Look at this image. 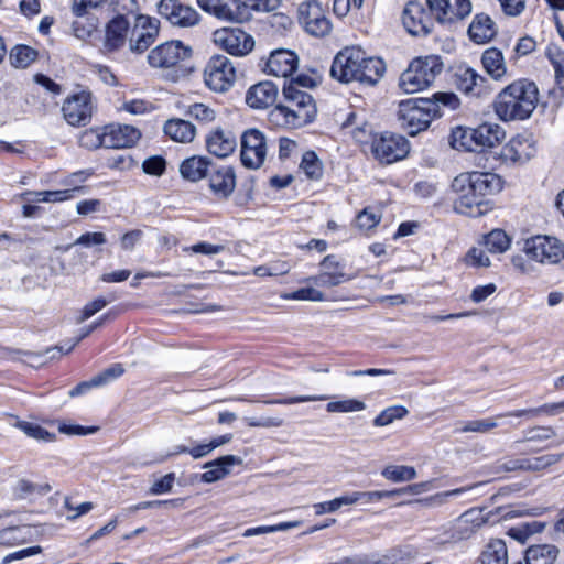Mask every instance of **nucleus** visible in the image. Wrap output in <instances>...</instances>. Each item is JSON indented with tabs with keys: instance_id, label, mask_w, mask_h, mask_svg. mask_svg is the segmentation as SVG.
<instances>
[{
	"instance_id": "1",
	"label": "nucleus",
	"mask_w": 564,
	"mask_h": 564,
	"mask_svg": "<svg viewBox=\"0 0 564 564\" xmlns=\"http://www.w3.org/2000/svg\"><path fill=\"white\" fill-rule=\"evenodd\" d=\"M459 105L454 93L440 91L432 98H410L399 104L398 119L410 135H416L426 130L433 119L442 117L444 109L455 110Z\"/></svg>"
},
{
	"instance_id": "2",
	"label": "nucleus",
	"mask_w": 564,
	"mask_h": 564,
	"mask_svg": "<svg viewBox=\"0 0 564 564\" xmlns=\"http://www.w3.org/2000/svg\"><path fill=\"white\" fill-rule=\"evenodd\" d=\"M384 70L386 66L381 58L368 57L360 47L347 46L336 54L330 76L345 84L359 82L375 85L383 76Z\"/></svg>"
},
{
	"instance_id": "3",
	"label": "nucleus",
	"mask_w": 564,
	"mask_h": 564,
	"mask_svg": "<svg viewBox=\"0 0 564 564\" xmlns=\"http://www.w3.org/2000/svg\"><path fill=\"white\" fill-rule=\"evenodd\" d=\"M284 104L276 105L269 112V120L281 128H301L316 116V105L313 97L305 90L297 88L296 84L283 87Z\"/></svg>"
},
{
	"instance_id": "4",
	"label": "nucleus",
	"mask_w": 564,
	"mask_h": 564,
	"mask_svg": "<svg viewBox=\"0 0 564 564\" xmlns=\"http://www.w3.org/2000/svg\"><path fill=\"white\" fill-rule=\"evenodd\" d=\"M539 101L534 83L520 79L505 87L496 97L495 111L502 121L528 119Z\"/></svg>"
},
{
	"instance_id": "5",
	"label": "nucleus",
	"mask_w": 564,
	"mask_h": 564,
	"mask_svg": "<svg viewBox=\"0 0 564 564\" xmlns=\"http://www.w3.org/2000/svg\"><path fill=\"white\" fill-rule=\"evenodd\" d=\"M443 63L436 55L416 57L400 76V87L406 94L427 88L441 74Z\"/></svg>"
},
{
	"instance_id": "6",
	"label": "nucleus",
	"mask_w": 564,
	"mask_h": 564,
	"mask_svg": "<svg viewBox=\"0 0 564 564\" xmlns=\"http://www.w3.org/2000/svg\"><path fill=\"white\" fill-rule=\"evenodd\" d=\"M452 189L456 197L454 210L468 217H480L491 210V203L479 196L470 186V181L459 174L452 182Z\"/></svg>"
},
{
	"instance_id": "7",
	"label": "nucleus",
	"mask_w": 564,
	"mask_h": 564,
	"mask_svg": "<svg viewBox=\"0 0 564 564\" xmlns=\"http://www.w3.org/2000/svg\"><path fill=\"white\" fill-rule=\"evenodd\" d=\"M505 138L503 129L497 123L485 122L473 130L458 129L452 134V145L456 149L464 148L469 151H475L469 143H475V147L492 148Z\"/></svg>"
},
{
	"instance_id": "8",
	"label": "nucleus",
	"mask_w": 564,
	"mask_h": 564,
	"mask_svg": "<svg viewBox=\"0 0 564 564\" xmlns=\"http://www.w3.org/2000/svg\"><path fill=\"white\" fill-rule=\"evenodd\" d=\"M524 254L541 264H557L564 259V243L552 236H534L524 241Z\"/></svg>"
},
{
	"instance_id": "9",
	"label": "nucleus",
	"mask_w": 564,
	"mask_h": 564,
	"mask_svg": "<svg viewBox=\"0 0 564 564\" xmlns=\"http://www.w3.org/2000/svg\"><path fill=\"white\" fill-rule=\"evenodd\" d=\"M235 80L236 68L227 56L215 55L206 64L204 82L209 89L216 93H225L231 88Z\"/></svg>"
},
{
	"instance_id": "10",
	"label": "nucleus",
	"mask_w": 564,
	"mask_h": 564,
	"mask_svg": "<svg viewBox=\"0 0 564 564\" xmlns=\"http://www.w3.org/2000/svg\"><path fill=\"white\" fill-rule=\"evenodd\" d=\"M408 140L398 134L382 133L371 141V152L381 164H392L404 159L409 153Z\"/></svg>"
},
{
	"instance_id": "11",
	"label": "nucleus",
	"mask_w": 564,
	"mask_h": 564,
	"mask_svg": "<svg viewBox=\"0 0 564 564\" xmlns=\"http://www.w3.org/2000/svg\"><path fill=\"white\" fill-rule=\"evenodd\" d=\"M268 152L267 138L259 129H248L241 135V163L252 170L261 167Z\"/></svg>"
},
{
	"instance_id": "12",
	"label": "nucleus",
	"mask_w": 564,
	"mask_h": 564,
	"mask_svg": "<svg viewBox=\"0 0 564 564\" xmlns=\"http://www.w3.org/2000/svg\"><path fill=\"white\" fill-rule=\"evenodd\" d=\"M191 48L180 41H169L155 46L148 54V62L151 67L169 69L176 67L181 62L187 59Z\"/></svg>"
},
{
	"instance_id": "13",
	"label": "nucleus",
	"mask_w": 564,
	"mask_h": 564,
	"mask_svg": "<svg viewBox=\"0 0 564 564\" xmlns=\"http://www.w3.org/2000/svg\"><path fill=\"white\" fill-rule=\"evenodd\" d=\"M197 4L203 11L221 21L241 23L250 18L242 0H197Z\"/></svg>"
},
{
	"instance_id": "14",
	"label": "nucleus",
	"mask_w": 564,
	"mask_h": 564,
	"mask_svg": "<svg viewBox=\"0 0 564 564\" xmlns=\"http://www.w3.org/2000/svg\"><path fill=\"white\" fill-rule=\"evenodd\" d=\"M299 20L305 31L316 37L330 33L333 25L322 6L317 1L303 2L299 7Z\"/></svg>"
},
{
	"instance_id": "15",
	"label": "nucleus",
	"mask_w": 564,
	"mask_h": 564,
	"mask_svg": "<svg viewBox=\"0 0 564 564\" xmlns=\"http://www.w3.org/2000/svg\"><path fill=\"white\" fill-rule=\"evenodd\" d=\"M158 13L170 24L178 28H192L200 21V14L192 6L180 0H161Z\"/></svg>"
},
{
	"instance_id": "16",
	"label": "nucleus",
	"mask_w": 564,
	"mask_h": 564,
	"mask_svg": "<svg viewBox=\"0 0 564 564\" xmlns=\"http://www.w3.org/2000/svg\"><path fill=\"white\" fill-rule=\"evenodd\" d=\"M214 42L220 48L235 56H245L254 46L250 34L238 28H224L214 32Z\"/></svg>"
},
{
	"instance_id": "17",
	"label": "nucleus",
	"mask_w": 564,
	"mask_h": 564,
	"mask_svg": "<svg viewBox=\"0 0 564 564\" xmlns=\"http://www.w3.org/2000/svg\"><path fill=\"white\" fill-rule=\"evenodd\" d=\"M431 14L438 23L452 24L471 12L470 0H426Z\"/></svg>"
},
{
	"instance_id": "18",
	"label": "nucleus",
	"mask_w": 564,
	"mask_h": 564,
	"mask_svg": "<svg viewBox=\"0 0 564 564\" xmlns=\"http://www.w3.org/2000/svg\"><path fill=\"white\" fill-rule=\"evenodd\" d=\"M65 120L72 126H85L93 113L91 95L87 91L68 97L63 105Z\"/></svg>"
},
{
	"instance_id": "19",
	"label": "nucleus",
	"mask_w": 564,
	"mask_h": 564,
	"mask_svg": "<svg viewBox=\"0 0 564 564\" xmlns=\"http://www.w3.org/2000/svg\"><path fill=\"white\" fill-rule=\"evenodd\" d=\"M206 178L210 192L218 199H227L236 188V173L232 166L214 163Z\"/></svg>"
},
{
	"instance_id": "20",
	"label": "nucleus",
	"mask_w": 564,
	"mask_h": 564,
	"mask_svg": "<svg viewBox=\"0 0 564 564\" xmlns=\"http://www.w3.org/2000/svg\"><path fill=\"white\" fill-rule=\"evenodd\" d=\"M402 22L406 31L414 36H426L434 25L431 14L416 1L406 4L403 10Z\"/></svg>"
},
{
	"instance_id": "21",
	"label": "nucleus",
	"mask_w": 564,
	"mask_h": 564,
	"mask_svg": "<svg viewBox=\"0 0 564 564\" xmlns=\"http://www.w3.org/2000/svg\"><path fill=\"white\" fill-rule=\"evenodd\" d=\"M319 273L307 278L305 281L321 288H334L350 278L344 272V267L339 263L335 256H326L319 263Z\"/></svg>"
},
{
	"instance_id": "22",
	"label": "nucleus",
	"mask_w": 564,
	"mask_h": 564,
	"mask_svg": "<svg viewBox=\"0 0 564 564\" xmlns=\"http://www.w3.org/2000/svg\"><path fill=\"white\" fill-rule=\"evenodd\" d=\"M159 33V21L145 15L137 18L135 26L130 39L131 52L142 53L152 45Z\"/></svg>"
},
{
	"instance_id": "23",
	"label": "nucleus",
	"mask_w": 564,
	"mask_h": 564,
	"mask_svg": "<svg viewBox=\"0 0 564 564\" xmlns=\"http://www.w3.org/2000/svg\"><path fill=\"white\" fill-rule=\"evenodd\" d=\"M535 151L531 138L517 135L501 148L499 156L503 162L524 163L534 156Z\"/></svg>"
},
{
	"instance_id": "24",
	"label": "nucleus",
	"mask_w": 564,
	"mask_h": 564,
	"mask_svg": "<svg viewBox=\"0 0 564 564\" xmlns=\"http://www.w3.org/2000/svg\"><path fill=\"white\" fill-rule=\"evenodd\" d=\"M104 131V148L107 149L132 147L141 137L140 131L129 124H110Z\"/></svg>"
},
{
	"instance_id": "25",
	"label": "nucleus",
	"mask_w": 564,
	"mask_h": 564,
	"mask_svg": "<svg viewBox=\"0 0 564 564\" xmlns=\"http://www.w3.org/2000/svg\"><path fill=\"white\" fill-rule=\"evenodd\" d=\"M129 21L123 15H118L110 20L106 26L104 50L115 52L126 42L129 34Z\"/></svg>"
},
{
	"instance_id": "26",
	"label": "nucleus",
	"mask_w": 564,
	"mask_h": 564,
	"mask_svg": "<svg viewBox=\"0 0 564 564\" xmlns=\"http://www.w3.org/2000/svg\"><path fill=\"white\" fill-rule=\"evenodd\" d=\"M278 97V87L272 82H261L249 88L246 95V102L257 109L272 106Z\"/></svg>"
},
{
	"instance_id": "27",
	"label": "nucleus",
	"mask_w": 564,
	"mask_h": 564,
	"mask_svg": "<svg viewBox=\"0 0 564 564\" xmlns=\"http://www.w3.org/2000/svg\"><path fill=\"white\" fill-rule=\"evenodd\" d=\"M467 180L470 181V186L474 192H477L480 197L486 198L487 195H492L502 189V180L499 175L487 172H471L462 173Z\"/></svg>"
},
{
	"instance_id": "28",
	"label": "nucleus",
	"mask_w": 564,
	"mask_h": 564,
	"mask_svg": "<svg viewBox=\"0 0 564 564\" xmlns=\"http://www.w3.org/2000/svg\"><path fill=\"white\" fill-rule=\"evenodd\" d=\"M242 459L235 455L221 456L215 460L208 462L204 465L205 473L200 475V480L206 484H212L225 478L230 474V468L234 465H241Z\"/></svg>"
},
{
	"instance_id": "29",
	"label": "nucleus",
	"mask_w": 564,
	"mask_h": 564,
	"mask_svg": "<svg viewBox=\"0 0 564 564\" xmlns=\"http://www.w3.org/2000/svg\"><path fill=\"white\" fill-rule=\"evenodd\" d=\"M297 56L288 50H278L271 53L267 67L270 74L276 77L291 76L297 67Z\"/></svg>"
},
{
	"instance_id": "30",
	"label": "nucleus",
	"mask_w": 564,
	"mask_h": 564,
	"mask_svg": "<svg viewBox=\"0 0 564 564\" xmlns=\"http://www.w3.org/2000/svg\"><path fill=\"white\" fill-rule=\"evenodd\" d=\"M488 80L473 68L460 69L457 74V87L466 95L481 97L488 94Z\"/></svg>"
},
{
	"instance_id": "31",
	"label": "nucleus",
	"mask_w": 564,
	"mask_h": 564,
	"mask_svg": "<svg viewBox=\"0 0 564 564\" xmlns=\"http://www.w3.org/2000/svg\"><path fill=\"white\" fill-rule=\"evenodd\" d=\"M206 145L209 153L225 158L235 151L237 140L231 131L218 128L209 133L206 139Z\"/></svg>"
},
{
	"instance_id": "32",
	"label": "nucleus",
	"mask_w": 564,
	"mask_h": 564,
	"mask_svg": "<svg viewBox=\"0 0 564 564\" xmlns=\"http://www.w3.org/2000/svg\"><path fill=\"white\" fill-rule=\"evenodd\" d=\"M496 34V23L485 13L476 14L468 28V35L470 40L477 44H485L491 41Z\"/></svg>"
},
{
	"instance_id": "33",
	"label": "nucleus",
	"mask_w": 564,
	"mask_h": 564,
	"mask_svg": "<svg viewBox=\"0 0 564 564\" xmlns=\"http://www.w3.org/2000/svg\"><path fill=\"white\" fill-rule=\"evenodd\" d=\"M213 164L207 156H192L181 163L180 173L187 181L198 182L207 177Z\"/></svg>"
},
{
	"instance_id": "34",
	"label": "nucleus",
	"mask_w": 564,
	"mask_h": 564,
	"mask_svg": "<svg viewBox=\"0 0 564 564\" xmlns=\"http://www.w3.org/2000/svg\"><path fill=\"white\" fill-rule=\"evenodd\" d=\"M560 554L557 546L553 544H535L525 550V564H554Z\"/></svg>"
},
{
	"instance_id": "35",
	"label": "nucleus",
	"mask_w": 564,
	"mask_h": 564,
	"mask_svg": "<svg viewBox=\"0 0 564 564\" xmlns=\"http://www.w3.org/2000/svg\"><path fill=\"white\" fill-rule=\"evenodd\" d=\"M163 130L173 141L181 143L192 142L196 134L194 124L187 120L176 118L167 120Z\"/></svg>"
},
{
	"instance_id": "36",
	"label": "nucleus",
	"mask_w": 564,
	"mask_h": 564,
	"mask_svg": "<svg viewBox=\"0 0 564 564\" xmlns=\"http://www.w3.org/2000/svg\"><path fill=\"white\" fill-rule=\"evenodd\" d=\"M397 491H352L340 497L335 498L338 509L343 506H352L361 501L364 503H371L379 501L383 498H392Z\"/></svg>"
},
{
	"instance_id": "37",
	"label": "nucleus",
	"mask_w": 564,
	"mask_h": 564,
	"mask_svg": "<svg viewBox=\"0 0 564 564\" xmlns=\"http://www.w3.org/2000/svg\"><path fill=\"white\" fill-rule=\"evenodd\" d=\"M481 63L487 74L495 80H500L507 73L503 55L496 47H490L482 53Z\"/></svg>"
},
{
	"instance_id": "38",
	"label": "nucleus",
	"mask_w": 564,
	"mask_h": 564,
	"mask_svg": "<svg viewBox=\"0 0 564 564\" xmlns=\"http://www.w3.org/2000/svg\"><path fill=\"white\" fill-rule=\"evenodd\" d=\"M416 556V551L411 546L391 549L377 560H364V564H410Z\"/></svg>"
},
{
	"instance_id": "39",
	"label": "nucleus",
	"mask_w": 564,
	"mask_h": 564,
	"mask_svg": "<svg viewBox=\"0 0 564 564\" xmlns=\"http://www.w3.org/2000/svg\"><path fill=\"white\" fill-rule=\"evenodd\" d=\"M481 564H507L508 551L502 540H491L480 554Z\"/></svg>"
},
{
	"instance_id": "40",
	"label": "nucleus",
	"mask_w": 564,
	"mask_h": 564,
	"mask_svg": "<svg viewBox=\"0 0 564 564\" xmlns=\"http://www.w3.org/2000/svg\"><path fill=\"white\" fill-rule=\"evenodd\" d=\"M79 188L64 189V191H43V192H25L21 195L23 200H36L43 203H59L70 199L73 193Z\"/></svg>"
},
{
	"instance_id": "41",
	"label": "nucleus",
	"mask_w": 564,
	"mask_h": 564,
	"mask_svg": "<svg viewBox=\"0 0 564 564\" xmlns=\"http://www.w3.org/2000/svg\"><path fill=\"white\" fill-rule=\"evenodd\" d=\"M485 519L480 511L469 510L466 511L458 520L457 529L460 533V539L469 538L474 534L482 524Z\"/></svg>"
},
{
	"instance_id": "42",
	"label": "nucleus",
	"mask_w": 564,
	"mask_h": 564,
	"mask_svg": "<svg viewBox=\"0 0 564 564\" xmlns=\"http://www.w3.org/2000/svg\"><path fill=\"white\" fill-rule=\"evenodd\" d=\"M9 58L15 68H26L37 58V52L28 45H15L9 54Z\"/></svg>"
},
{
	"instance_id": "43",
	"label": "nucleus",
	"mask_w": 564,
	"mask_h": 564,
	"mask_svg": "<svg viewBox=\"0 0 564 564\" xmlns=\"http://www.w3.org/2000/svg\"><path fill=\"white\" fill-rule=\"evenodd\" d=\"M51 490L48 485L41 486L28 479H19L14 486V495L20 499H30L35 495H45Z\"/></svg>"
},
{
	"instance_id": "44",
	"label": "nucleus",
	"mask_w": 564,
	"mask_h": 564,
	"mask_svg": "<svg viewBox=\"0 0 564 564\" xmlns=\"http://www.w3.org/2000/svg\"><path fill=\"white\" fill-rule=\"evenodd\" d=\"M382 476L394 482L409 481L416 477V470L412 466L389 465L383 468Z\"/></svg>"
},
{
	"instance_id": "45",
	"label": "nucleus",
	"mask_w": 564,
	"mask_h": 564,
	"mask_svg": "<svg viewBox=\"0 0 564 564\" xmlns=\"http://www.w3.org/2000/svg\"><path fill=\"white\" fill-rule=\"evenodd\" d=\"M485 246L489 252L502 253L510 246V238L501 229H495L485 236Z\"/></svg>"
},
{
	"instance_id": "46",
	"label": "nucleus",
	"mask_w": 564,
	"mask_h": 564,
	"mask_svg": "<svg viewBox=\"0 0 564 564\" xmlns=\"http://www.w3.org/2000/svg\"><path fill=\"white\" fill-rule=\"evenodd\" d=\"M366 409L365 402L357 399H345L328 402L326 411L329 413H351L360 412Z\"/></svg>"
},
{
	"instance_id": "47",
	"label": "nucleus",
	"mask_w": 564,
	"mask_h": 564,
	"mask_svg": "<svg viewBox=\"0 0 564 564\" xmlns=\"http://www.w3.org/2000/svg\"><path fill=\"white\" fill-rule=\"evenodd\" d=\"M25 531H29V527H10L0 531V544L2 545H14L22 544L28 541Z\"/></svg>"
},
{
	"instance_id": "48",
	"label": "nucleus",
	"mask_w": 564,
	"mask_h": 564,
	"mask_svg": "<svg viewBox=\"0 0 564 564\" xmlns=\"http://www.w3.org/2000/svg\"><path fill=\"white\" fill-rule=\"evenodd\" d=\"M301 169L312 180H318L323 174L322 163L313 151L303 154Z\"/></svg>"
},
{
	"instance_id": "49",
	"label": "nucleus",
	"mask_w": 564,
	"mask_h": 564,
	"mask_svg": "<svg viewBox=\"0 0 564 564\" xmlns=\"http://www.w3.org/2000/svg\"><path fill=\"white\" fill-rule=\"evenodd\" d=\"M19 429L23 431L28 436L33 437L35 440L44 441V442H54L56 436L54 433L48 432L44 427L39 424L30 423V422H20L18 424Z\"/></svg>"
},
{
	"instance_id": "50",
	"label": "nucleus",
	"mask_w": 564,
	"mask_h": 564,
	"mask_svg": "<svg viewBox=\"0 0 564 564\" xmlns=\"http://www.w3.org/2000/svg\"><path fill=\"white\" fill-rule=\"evenodd\" d=\"M116 297L111 296L109 300L104 296H98L91 302H88L82 310L80 314L76 317V323L82 324L86 319L90 318L96 313L100 312L104 307L108 305Z\"/></svg>"
},
{
	"instance_id": "51",
	"label": "nucleus",
	"mask_w": 564,
	"mask_h": 564,
	"mask_svg": "<svg viewBox=\"0 0 564 564\" xmlns=\"http://www.w3.org/2000/svg\"><path fill=\"white\" fill-rule=\"evenodd\" d=\"M408 414V410L402 405H394L383 410L375 420L373 425L386 426L394 420L403 419Z\"/></svg>"
},
{
	"instance_id": "52",
	"label": "nucleus",
	"mask_w": 564,
	"mask_h": 564,
	"mask_svg": "<svg viewBox=\"0 0 564 564\" xmlns=\"http://www.w3.org/2000/svg\"><path fill=\"white\" fill-rule=\"evenodd\" d=\"M97 31V21L96 19L84 17L78 18L73 22V32L74 35L79 40L89 39Z\"/></svg>"
},
{
	"instance_id": "53",
	"label": "nucleus",
	"mask_w": 564,
	"mask_h": 564,
	"mask_svg": "<svg viewBox=\"0 0 564 564\" xmlns=\"http://www.w3.org/2000/svg\"><path fill=\"white\" fill-rule=\"evenodd\" d=\"M283 299L297 300V301H313L322 302L325 301V294L312 286L299 289L292 293L283 294Z\"/></svg>"
},
{
	"instance_id": "54",
	"label": "nucleus",
	"mask_w": 564,
	"mask_h": 564,
	"mask_svg": "<svg viewBox=\"0 0 564 564\" xmlns=\"http://www.w3.org/2000/svg\"><path fill=\"white\" fill-rule=\"evenodd\" d=\"M105 131H99L97 129H89L84 131L79 137V144L86 149H98L100 147L104 148L105 140Z\"/></svg>"
},
{
	"instance_id": "55",
	"label": "nucleus",
	"mask_w": 564,
	"mask_h": 564,
	"mask_svg": "<svg viewBox=\"0 0 564 564\" xmlns=\"http://www.w3.org/2000/svg\"><path fill=\"white\" fill-rule=\"evenodd\" d=\"M187 112L191 117L203 123H209L216 119V111L202 102H196L189 106Z\"/></svg>"
},
{
	"instance_id": "56",
	"label": "nucleus",
	"mask_w": 564,
	"mask_h": 564,
	"mask_svg": "<svg viewBox=\"0 0 564 564\" xmlns=\"http://www.w3.org/2000/svg\"><path fill=\"white\" fill-rule=\"evenodd\" d=\"M380 219V215H377L370 208H365L357 215L355 224L358 229L366 231L375 228Z\"/></svg>"
},
{
	"instance_id": "57",
	"label": "nucleus",
	"mask_w": 564,
	"mask_h": 564,
	"mask_svg": "<svg viewBox=\"0 0 564 564\" xmlns=\"http://www.w3.org/2000/svg\"><path fill=\"white\" fill-rule=\"evenodd\" d=\"M563 457V454H545L539 457H531L529 469L530 471H541L547 467L558 463Z\"/></svg>"
},
{
	"instance_id": "58",
	"label": "nucleus",
	"mask_w": 564,
	"mask_h": 564,
	"mask_svg": "<svg viewBox=\"0 0 564 564\" xmlns=\"http://www.w3.org/2000/svg\"><path fill=\"white\" fill-rule=\"evenodd\" d=\"M123 367L119 364L112 365L102 372L93 377V384L97 387L105 386L112 380L119 378L123 373Z\"/></svg>"
},
{
	"instance_id": "59",
	"label": "nucleus",
	"mask_w": 564,
	"mask_h": 564,
	"mask_svg": "<svg viewBox=\"0 0 564 564\" xmlns=\"http://www.w3.org/2000/svg\"><path fill=\"white\" fill-rule=\"evenodd\" d=\"M166 162L161 155H153L145 159L142 163V170L145 174L160 176L164 173Z\"/></svg>"
},
{
	"instance_id": "60",
	"label": "nucleus",
	"mask_w": 564,
	"mask_h": 564,
	"mask_svg": "<svg viewBox=\"0 0 564 564\" xmlns=\"http://www.w3.org/2000/svg\"><path fill=\"white\" fill-rule=\"evenodd\" d=\"M498 426L496 419H485L468 422L463 429V432H477L486 433Z\"/></svg>"
},
{
	"instance_id": "61",
	"label": "nucleus",
	"mask_w": 564,
	"mask_h": 564,
	"mask_svg": "<svg viewBox=\"0 0 564 564\" xmlns=\"http://www.w3.org/2000/svg\"><path fill=\"white\" fill-rule=\"evenodd\" d=\"M99 430L98 426H82L79 424L59 423L58 431L65 435H88L94 434Z\"/></svg>"
},
{
	"instance_id": "62",
	"label": "nucleus",
	"mask_w": 564,
	"mask_h": 564,
	"mask_svg": "<svg viewBox=\"0 0 564 564\" xmlns=\"http://www.w3.org/2000/svg\"><path fill=\"white\" fill-rule=\"evenodd\" d=\"M175 480V474L169 473L163 476L161 479L154 481L150 488L151 495H162L170 492L173 488V484Z\"/></svg>"
},
{
	"instance_id": "63",
	"label": "nucleus",
	"mask_w": 564,
	"mask_h": 564,
	"mask_svg": "<svg viewBox=\"0 0 564 564\" xmlns=\"http://www.w3.org/2000/svg\"><path fill=\"white\" fill-rule=\"evenodd\" d=\"M249 427H280L283 425V420L280 417H245L243 419Z\"/></svg>"
},
{
	"instance_id": "64",
	"label": "nucleus",
	"mask_w": 564,
	"mask_h": 564,
	"mask_svg": "<svg viewBox=\"0 0 564 564\" xmlns=\"http://www.w3.org/2000/svg\"><path fill=\"white\" fill-rule=\"evenodd\" d=\"M467 261L468 263L476 265V267H489L490 265V259L486 251L481 248H473L467 253Z\"/></svg>"
}]
</instances>
